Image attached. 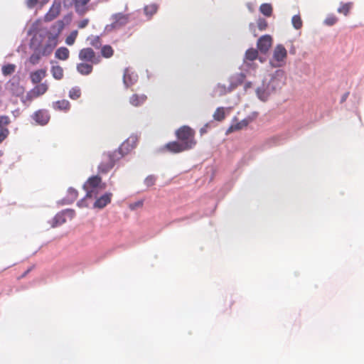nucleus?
I'll list each match as a JSON object with an SVG mask.
<instances>
[{
	"mask_svg": "<svg viewBox=\"0 0 364 364\" xmlns=\"http://www.w3.org/2000/svg\"><path fill=\"white\" fill-rule=\"evenodd\" d=\"M11 123V119L8 116H0V129H8L6 127Z\"/></svg>",
	"mask_w": 364,
	"mask_h": 364,
	"instance_id": "obj_37",
	"label": "nucleus"
},
{
	"mask_svg": "<svg viewBox=\"0 0 364 364\" xmlns=\"http://www.w3.org/2000/svg\"><path fill=\"white\" fill-rule=\"evenodd\" d=\"M16 65L14 64H7L2 67L1 70L4 75H9L15 72Z\"/></svg>",
	"mask_w": 364,
	"mask_h": 364,
	"instance_id": "obj_31",
	"label": "nucleus"
},
{
	"mask_svg": "<svg viewBox=\"0 0 364 364\" xmlns=\"http://www.w3.org/2000/svg\"><path fill=\"white\" fill-rule=\"evenodd\" d=\"M158 6L156 4H150L144 7V13L149 17L152 16L156 13Z\"/></svg>",
	"mask_w": 364,
	"mask_h": 364,
	"instance_id": "obj_32",
	"label": "nucleus"
},
{
	"mask_svg": "<svg viewBox=\"0 0 364 364\" xmlns=\"http://www.w3.org/2000/svg\"><path fill=\"white\" fill-rule=\"evenodd\" d=\"M78 57L80 60L92 64H97L100 61V58L96 55L95 51L91 48L81 49L79 52Z\"/></svg>",
	"mask_w": 364,
	"mask_h": 364,
	"instance_id": "obj_8",
	"label": "nucleus"
},
{
	"mask_svg": "<svg viewBox=\"0 0 364 364\" xmlns=\"http://www.w3.org/2000/svg\"><path fill=\"white\" fill-rule=\"evenodd\" d=\"M353 4L346 3L341 5V6L338 9V12L344 14L345 16H347L352 7Z\"/></svg>",
	"mask_w": 364,
	"mask_h": 364,
	"instance_id": "obj_33",
	"label": "nucleus"
},
{
	"mask_svg": "<svg viewBox=\"0 0 364 364\" xmlns=\"http://www.w3.org/2000/svg\"><path fill=\"white\" fill-rule=\"evenodd\" d=\"M47 75V70L46 68H41L33 71L30 73V80L33 84L41 83V80Z\"/></svg>",
	"mask_w": 364,
	"mask_h": 364,
	"instance_id": "obj_14",
	"label": "nucleus"
},
{
	"mask_svg": "<svg viewBox=\"0 0 364 364\" xmlns=\"http://www.w3.org/2000/svg\"><path fill=\"white\" fill-rule=\"evenodd\" d=\"M77 36V31H73L70 33V34L66 38L65 43L68 46H72L74 44L75 39Z\"/></svg>",
	"mask_w": 364,
	"mask_h": 364,
	"instance_id": "obj_38",
	"label": "nucleus"
},
{
	"mask_svg": "<svg viewBox=\"0 0 364 364\" xmlns=\"http://www.w3.org/2000/svg\"><path fill=\"white\" fill-rule=\"evenodd\" d=\"M55 56L61 60H66L70 56V51L65 47H60L55 51Z\"/></svg>",
	"mask_w": 364,
	"mask_h": 364,
	"instance_id": "obj_24",
	"label": "nucleus"
},
{
	"mask_svg": "<svg viewBox=\"0 0 364 364\" xmlns=\"http://www.w3.org/2000/svg\"><path fill=\"white\" fill-rule=\"evenodd\" d=\"M143 201L139 200L131 205L132 208L142 207Z\"/></svg>",
	"mask_w": 364,
	"mask_h": 364,
	"instance_id": "obj_47",
	"label": "nucleus"
},
{
	"mask_svg": "<svg viewBox=\"0 0 364 364\" xmlns=\"http://www.w3.org/2000/svg\"><path fill=\"white\" fill-rule=\"evenodd\" d=\"M272 41V38L270 35H264L261 36L257 43L258 50L262 53H266L271 48Z\"/></svg>",
	"mask_w": 364,
	"mask_h": 364,
	"instance_id": "obj_11",
	"label": "nucleus"
},
{
	"mask_svg": "<svg viewBox=\"0 0 364 364\" xmlns=\"http://www.w3.org/2000/svg\"><path fill=\"white\" fill-rule=\"evenodd\" d=\"M200 132L201 134L205 133V128H202Z\"/></svg>",
	"mask_w": 364,
	"mask_h": 364,
	"instance_id": "obj_49",
	"label": "nucleus"
},
{
	"mask_svg": "<svg viewBox=\"0 0 364 364\" xmlns=\"http://www.w3.org/2000/svg\"><path fill=\"white\" fill-rule=\"evenodd\" d=\"M90 44L96 49L101 48L102 46L101 39L99 36H93L90 38Z\"/></svg>",
	"mask_w": 364,
	"mask_h": 364,
	"instance_id": "obj_34",
	"label": "nucleus"
},
{
	"mask_svg": "<svg viewBox=\"0 0 364 364\" xmlns=\"http://www.w3.org/2000/svg\"><path fill=\"white\" fill-rule=\"evenodd\" d=\"M129 14H124V13H117L112 16V28L114 29H119L125 25H127L129 21Z\"/></svg>",
	"mask_w": 364,
	"mask_h": 364,
	"instance_id": "obj_10",
	"label": "nucleus"
},
{
	"mask_svg": "<svg viewBox=\"0 0 364 364\" xmlns=\"http://www.w3.org/2000/svg\"><path fill=\"white\" fill-rule=\"evenodd\" d=\"M267 22L264 18H259L257 21V27L259 31H264L267 28Z\"/></svg>",
	"mask_w": 364,
	"mask_h": 364,
	"instance_id": "obj_42",
	"label": "nucleus"
},
{
	"mask_svg": "<svg viewBox=\"0 0 364 364\" xmlns=\"http://www.w3.org/2000/svg\"><path fill=\"white\" fill-rule=\"evenodd\" d=\"M225 117V109L223 107H218L213 114V119L216 121H223Z\"/></svg>",
	"mask_w": 364,
	"mask_h": 364,
	"instance_id": "obj_30",
	"label": "nucleus"
},
{
	"mask_svg": "<svg viewBox=\"0 0 364 364\" xmlns=\"http://www.w3.org/2000/svg\"><path fill=\"white\" fill-rule=\"evenodd\" d=\"M156 181V178L154 176H149L146 178L144 183L145 184L150 187L154 185Z\"/></svg>",
	"mask_w": 364,
	"mask_h": 364,
	"instance_id": "obj_44",
	"label": "nucleus"
},
{
	"mask_svg": "<svg viewBox=\"0 0 364 364\" xmlns=\"http://www.w3.org/2000/svg\"><path fill=\"white\" fill-rule=\"evenodd\" d=\"M112 194L106 193L100 198H97L93 204L95 208L102 209L111 202Z\"/></svg>",
	"mask_w": 364,
	"mask_h": 364,
	"instance_id": "obj_15",
	"label": "nucleus"
},
{
	"mask_svg": "<svg viewBox=\"0 0 364 364\" xmlns=\"http://www.w3.org/2000/svg\"><path fill=\"white\" fill-rule=\"evenodd\" d=\"M38 3V0H28L27 1V6L29 8H32L35 6Z\"/></svg>",
	"mask_w": 364,
	"mask_h": 364,
	"instance_id": "obj_46",
	"label": "nucleus"
},
{
	"mask_svg": "<svg viewBox=\"0 0 364 364\" xmlns=\"http://www.w3.org/2000/svg\"><path fill=\"white\" fill-rule=\"evenodd\" d=\"M260 12L266 16H271L272 14V6L269 4H262L259 7Z\"/></svg>",
	"mask_w": 364,
	"mask_h": 364,
	"instance_id": "obj_29",
	"label": "nucleus"
},
{
	"mask_svg": "<svg viewBox=\"0 0 364 364\" xmlns=\"http://www.w3.org/2000/svg\"><path fill=\"white\" fill-rule=\"evenodd\" d=\"M338 21V18L334 15H329L326 17V18L324 21V23L327 26H333Z\"/></svg>",
	"mask_w": 364,
	"mask_h": 364,
	"instance_id": "obj_41",
	"label": "nucleus"
},
{
	"mask_svg": "<svg viewBox=\"0 0 364 364\" xmlns=\"http://www.w3.org/2000/svg\"><path fill=\"white\" fill-rule=\"evenodd\" d=\"M272 93V92L269 90V87H267V84L264 82H263L262 85L260 87H257V97L262 101H264V102L267 100L269 96Z\"/></svg>",
	"mask_w": 364,
	"mask_h": 364,
	"instance_id": "obj_17",
	"label": "nucleus"
},
{
	"mask_svg": "<svg viewBox=\"0 0 364 364\" xmlns=\"http://www.w3.org/2000/svg\"><path fill=\"white\" fill-rule=\"evenodd\" d=\"M176 136L187 150L193 149L197 141L195 139L196 132L188 126L184 125L176 131Z\"/></svg>",
	"mask_w": 364,
	"mask_h": 364,
	"instance_id": "obj_1",
	"label": "nucleus"
},
{
	"mask_svg": "<svg viewBox=\"0 0 364 364\" xmlns=\"http://www.w3.org/2000/svg\"><path fill=\"white\" fill-rule=\"evenodd\" d=\"M291 22H292L293 26L296 29H300L302 27L303 23H302V20L299 15H294L292 17Z\"/></svg>",
	"mask_w": 364,
	"mask_h": 364,
	"instance_id": "obj_35",
	"label": "nucleus"
},
{
	"mask_svg": "<svg viewBox=\"0 0 364 364\" xmlns=\"http://www.w3.org/2000/svg\"><path fill=\"white\" fill-rule=\"evenodd\" d=\"M147 97L144 94H133L129 97V103L134 107H139L144 104L146 101Z\"/></svg>",
	"mask_w": 364,
	"mask_h": 364,
	"instance_id": "obj_18",
	"label": "nucleus"
},
{
	"mask_svg": "<svg viewBox=\"0 0 364 364\" xmlns=\"http://www.w3.org/2000/svg\"><path fill=\"white\" fill-rule=\"evenodd\" d=\"M121 158L122 155L115 151L104 153L102 161L98 166L99 172L101 173H108Z\"/></svg>",
	"mask_w": 364,
	"mask_h": 364,
	"instance_id": "obj_4",
	"label": "nucleus"
},
{
	"mask_svg": "<svg viewBox=\"0 0 364 364\" xmlns=\"http://www.w3.org/2000/svg\"><path fill=\"white\" fill-rule=\"evenodd\" d=\"M63 28V23L62 21H58L52 26L54 33H48V42L43 48L42 55H48L51 53L53 48L57 46L58 38Z\"/></svg>",
	"mask_w": 364,
	"mask_h": 364,
	"instance_id": "obj_3",
	"label": "nucleus"
},
{
	"mask_svg": "<svg viewBox=\"0 0 364 364\" xmlns=\"http://www.w3.org/2000/svg\"><path fill=\"white\" fill-rule=\"evenodd\" d=\"M53 107L55 110L66 112L70 109V105L69 101L66 100H61L53 102Z\"/></svg>",
	"mask_w": 364,
	"mask_h": 364,
	"instance_id": "obj_22",
	"label": "nucleus"
},
{
	"mask_svg": "<svg viewBox=\"0 0 364 364\" xmlns=\"http://www.w3.org/2000/svg\"><path fill=\"white\" fill-rule=\"evenodd\" d=\"M68 193H69V194L70 195V196H71V198L73 199H76L77 198L78 193H77V191L75 188H70L68 189Z\"/></svg>",
	"mask_w": 364,
	"mask_h": 364,
	"instance_id": "obj_45",
	"label": "nucleus"
},
{
	"mask_svg": "<svg viewBox=\"0 0 364 364\" xmlns=\"http://www.w3.org/2000/svg\"><path fill=\"white\" fill-rule=\"evenodd\" d=\"M87 23H88L87 20H83V21H80L78 26H79V28H85L87 25Z\"/></svg>",
	"mask_w": 364,
	"mask_h": 364,
	"instance_id": "obj_48",
	"label": "nucleus"
},
{
	"mask_svg": "<svg viewBox=\"0 0 364 364\" xmlns=\"http://www.w3.org/2000/svg\"><path fill=\"white\" fill-rule=\"evenodd\" d=\"M50 72L53 77L57 80L63 79L64 76L63 69L58 65H53L51 67Z\"/></svg>",
	"mask_w": 364,
	"mask_h": 364,
	"instance_id": "obj_25",
	"label": "nucleus"
},
{
	"mask_svg": "<svg viewBox=\"0 0 364 364\" xmlns=\"http://www.w3.org/2000/svg\"><path fill=\"white\" fill-rule=\"evenodd\" d=\"M258 57V50L255 48H249L245 53V59L250 61L255 60Z\"/></svg>",
	"mask_w": 364,
	"mask_h": 364,
	"instance_id": "obj_27",
	"label": "nucleus"
},
{
	"mask_svg": "<svg viewBox=\"0 0 364 364\" xmlns=\"http://www.w3.org/2000/svg\"><path fill=\"white\" fill-rule=\"evenodd\" d=\"M36 85L30 90L26 96L21 98V102L25 105H28L34 99L38 98L48 90V85L47 82L35 84Z\"/></svg>",
	"mask_w": 364,
	"mask_h": 364,
	"instance_id": "obj_5",
	"label": "nucleus"
},
{
	"mask_svg": "<svg viewBox=\"0 0 364 364\" xmlns=\"http://www.w3.org/2000/svg\"><path fill=\"white\" fill-rule=\"evenodd\" d=\"M283 85L284 81L282 80V76H279V75L272 77L267 84L272 92L276 91L277 89H280Z\"/></svg>",
	"mask_w": 364,
	"mask_h": 364,
	"instance_id": "obj_16",
	"label": "nucleus"
},
{
	"mask_svg": "<svg viewBox=\"0 0 364 364\" xmlns=\"http://www.w3.org/2000/svg\"><path fill=\"white\" fill-rule=\"evenodd\" d=\"M7 90L14 96L20 97L24 92V87L17 81H9L6 84Z\"/></svg>",
	"mask_w": 364,
	"mask_h": 364,
	"instance_id": "obj_13",
	"label": "nucleus"
},
{
	"mask_svg": "<svg viewBox=\"0 0 364 364\" xmlns=\"http://www.w3.org/2000/svg\"><path fill=\"white\" fill-rule=\"evenodd\" d=\"M287 56V51L282 45H277L274 50L272 56V64L274 67H281L285 63Z\"/></svg>",
	"mask_w": 364,
	"mask_h": 364,
	"instance_id": "obj_7",
	"label": "nucleus"
},
{
	"mask_svg": "<svg viewBox=\"0 0 364 364\" xmlns=\"http://www.w3.org/2000/svg\"><path fill=\"white\" fill-rule=\"evenodd\" d=\"M81 95V91L77 87L72 88L69 92V97L73 100L78 99Z\"/></svg>",
	"mask_w": 364,
	"mask_h": 364,
	"instance_id": "obj_39",
	"label": "nucleus"
},
{
	"mask_svg": "<svg viewBox=\"0 0 364 364\" xmlns=\"http://www.w3.org/2000/svg\"><path fill=\"white\" fill-rule=\"evenodd\" d=\"M77 70L81 75H87L92 72L93 67L92 64L87 63H80L77 65Z\"/></svg>",
	"mask_w": 364,
	"mask_h": 364,
	"instance_id": "obj_21",
	"label": "nucleus"
},
{
	"mask_svg": "<svg viewBox=\"0 0 364 364\" xmlns=\"http://www.w3.org/2000/svg\"><path fill=\"white\" fill-rule=\"evenodd\" d=\"M242 83V80H240L237 82H235L233 81V77H231L230 83L228 87H226L225 85H222L218 83L213 90V95L214 96H223L226 95L228 92L232 91L235 87L238 86V85Z\"/></svg>",
	"mask_w": 364,
	"mask_h": 364,
	"instance_id": "obj_9",
	"label": "nucleus"
},
{
	"mask_svg": "<svg viewBox=\"0 0 364 364\" xmlns=\"http://www.w3.org/2000/svg\"><path fill=\"white\" fill-rule=\"evenodd\" d=\"M60 12V4H53L48 12L45 16V20L46 21H51L55 19Z\"/></svg>",
	"mask_w": 364,
	"mask_h": 364,
	"instance_id": "obj_20",
	"label": "nucleus"
},
{
	"mask_svg": "<svg viewBox=\"0 0 364 364\" xmlns=\"http://www.w3.org/2000/svg\"><path fill=\"white\" fill-rule=\"evenodd\" d=\"M163 151H168L173 154H178L187 151L186 147L179 141H173L167 143L161 149Z\"/></svg>",
	"mask_w": 364,
	"mask_h": 364,
	"instance_id": "obj_12",
	"label": "nucleus"
},
{
	"mask_svg": "<svg viewBox=\"0 0 364 364\" xmlns=\"http://www.w3.org/2000/svg\"><path fill=\"white\" fill-rule=\"evenodd\" d=\"M41 58V55L40 53H34L29 58V62L32 65H36L39 63Z\"/></svg>",
	"mask_w": 364,
	"mask_h": 364,
	"instance_id": "obj_40",
	"label": "nucleus"
},
{
	"mask_svg": "<svg viewBox=\"0 0 364 364\" xmlns=\"http://www.w3.org/2000/svg\"><path fill=\"white\" fill-rule=\"evenodd\" d=\"M101 55L105 58H110L114 55V50L109 45L102 46L101 48Z\"/></svg>",
	"mask_w": 364,
	"mask_h": 364,
	"instance_id": "obj_26",
	"label": "nucleus"
},
{
	"mask_svg": "<svg viewBox=\"0 0 364 364\" xmlns=\"http://www.w3.org/2000/svg\"><path fill=\"white\" fill-rule=\"evenodd\" d=\"M138 141L139 138L136 135H131L121 144L118 149L114 151L120 154L122 158L136 148Z\"/></svg>",
	"mask_w": 364,
	"mask_h": 364,
	"instance_id": "obj_6",
	"label": "nucleus"
},
{
	"mask_svg": "<svg viewBox=\"0 0 364 364\" xmlns=\"http://www.w3.org/2000/svg\"><path fill=\"white\" fill-rule=\"evenodd\" d=\"M123 82L126 87H129L133 84L127 68L124 71Z\"/></svg>",
	"mask_w": 364,
	"mask_h": 364,
	"instance_id": "obj_36",
	"label": "nucleus"
},
{
	"mask_svg": "<svg viewBox=\"0 0 364 364\" xmlns=\"http://www.w3.org/2000/svg\"><path fill=\"white\" fill-rule=\"evenodd\" d=\"M90 0H74L75 10L79 14H84L87 11L86 5Z\"/></svg>",
	"mask_w": 364,
	"mask_h": 364,
	"instance_id": "obj_23",
	"label": "nucleus"
},
{
	"mask_svg": "<svg viewBox=\"0 0 364 364\" xmlns=\"http://www.w3.org/2000/svg\"><path fill=\"white\" fill-rule=\"evenodd\" d=\"M248 124V122L247 120H242L240 122H237L236 124H232L229 129H228V132H235V131H237V130H240V129H242L243 127H245L246 126H247Z\"/></svg>",
	"mask_w": 364,
	"mask_h": 364,
	"instance_id": "obj_28",
	"label": "nucleus"
},
{
	"mask_svg": "<svg viewBox=\"0 0 364 364\" xmlns=\"http://www.w3.org/2000/svg\"><path fill=\"white\" fill-rule=\"evenodd\" d=\"M33 119L37 123L44 125L48 123L49 115L47 112L44 110H38L34 113Z\"/></svg>",
	"mask_w": 364,
	"mask_h": 364,
	"instance_id": "obj_19",
	"label": "nucleus"
},
{
	"mask_svg": "<svg viewBox=\"0 0 364 364\" xmlns=\"http://www.w3.org/2000/svg\"><path fill=\"white\" fill-rule=\"evenodd\" d=\"M105 183H102L101 177L94 176L87 179L83 185L86 191V198H96L100 191L105 188Z\"/></svg>",
	"mask_w": 364,
	"mask_h": 364,
	"instance_id": "obj_2",
	"label": "nucleus"
},
{
	"mask_svg": "<svg viewBox=\"0 0 364 364\" xmlns=\"http://www.w3.org/2000/svg\"><path fill=\"white\" fill-rule=\"evenodd\" d=\"M9 134V129H0V143H1Z\"/></svg>",
	"mask_w": 364,
	"mask_h": 364,
	"instance_id": "obj_43",
	"label": "nucleus"
}]
</instances>
